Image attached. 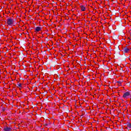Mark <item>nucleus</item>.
Masks as SVG:
<instances>
[{
    "instance_id": "nucleus-3",
    "label": "nucleus",
    "mask_w": 131,
    "mask_h": 131,
    "mask_svg": "<svg viewBox=\"0 0 131 131\" xmlns=\"http://www.w3.org/2000/svg\"><path fill=\"white\" fill-rule=\"evenodd\" d=\"M13 128H12V127L10 126V127H8L7 126H6L5 127H4L3 130L4 131H12Z\"/></svg>"
},
{
    "instance_id": "nucleus-5",
    "label": "nucleus",
    "mask_w": 131,
    "mask_h": 131,
    "mask_svg": "<svg viewBox=\"0 0 131 131\" xmlns=\"http://www.w3.org/2000/svg\"><path fill=\"white\" fill-rule=\"evenodd\" d=\"M129 51V49H128L127 48H125L124 49V53H128Z\"/></svg>"
},
{
    "instance_id": "nucleus-7",
    "label": "nucleus",
    "mask_w": 131,
    "mask_h": 131,
    "mask_svg": "<svg viewBox=\"0 0 131 131\" xmlns=\"http://www.w3.org/2000/svg\"><path fill=\"white\" fill-rule=\"evenodd\" d=\"M127 127H128V129H130L131 128V123L129 122L127 123Z\"/></svg>"
},
{
    "instance_id": "nucleus-1",
    "label": "nucleus",
    "mask_w": 131,
    "mask_h": 131,
    "mask_svg": "<svg viewBox=\"0 0 131 131\" xmlns=\"http://www.w3.org/2000/svg\"><path fill=\"white\" fill-rule=\"evenodd\" d=\"M131 97L130 92H126L124 93L123 95V98L124 99H128L129 98Z\"/></svg>"
},
{
    "instance_id": "nucleus-9",
    "label": "nucleus",
    "mask_w": 131,
    "mask_h": 131,
    "mask_svg": "<svg viewBox=\"0 0 131 131\" xmlns=\"http://www.w3.org/2000/svg\"><path fill=\"white\" fill-rule=\"evenodd\" d=\"M117 83H119V86L121 85V83H122L121 81H117Z\"/></svg>"
},
{
    "instance_id": "nucleus-8",
    "label": "nucleus",
    "mask_w": 131,
    "mask_h": 131,
    "mask_svg": "<svg viewBox=\"0 0 131 131\" xmlns=\"http://www.w3.org/2000/svg\"><path fill=\"white\" fill-rule=\"evenodd\" d=\"M17 88H22V84L21 83L17 84Z\"/></svg>"
},
{
    "instance_id": "nucleus-10",
    "label": "nucleus",
    "mask_w": 131,
    "mask_h": 131,
    "mask_svg": "<svg viewBox=\"0 0 131 131\" xmlns=\"http://www.w3.org/2000/svg\"><path fill=\"white\" fill-rule=\"evenodd\" d=\"M48 124H45L46 126H48Z\"/></svg>"
},
{
    "instance_id": "nucleus-2",
    "label": "nucleus",
    "mask_w": 131,
    "mask_h": 131,
    "mask_svg": "<svg viewBox=\"0 0 131 131\" xmlns=\"http://www.w3.org/2000/svg\"><path fill=\"white\" fill-rule=\"evenodd\" d=\"M7 24L9 26H11V25H13V24H14V19L12 18H8L7 19Z\"/></svg>"
},
{
    "instance_id": "nucleus-6",
    "label": "nucleus",
    "mask_w": 131,
    "mask_h": 131,
    "mask_svg": "<svg viewBox=\"0 0 131 131\" xmlns=\"http://www.w3.org/2000/svg\"><path fill=\"white\" fill-rule=\"evenodd\" d=\"M81 11H85V7H84L83 5H81L80 6Z\"/></svg>"
},
{
    "instance_id": "nucleus-4",
    "label": "nucleus",
    "mask_w": 131,
    "mask_h": 131,
    "mask_svg": "<svg viewBox=\"0 0 131 131\" xmlns=\"http://www.w3.org/2000/svg\"><path fill=\"white\" fill-rule=\"evenodd\" d=\"M41 27H36V28L35 29V31L36 32H39V31H41Z\"/></svg>"
}]
</instances>
